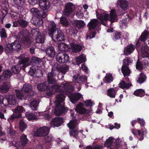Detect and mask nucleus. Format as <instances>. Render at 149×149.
Listing matches in <instances>:
<instances>
[{
    "label": "nucleus",
    "mask_w": 149,
    "mask_h": 149,
    "mask_svg": "<svg viewBox=\"0 0 149 149\" xmlns=\"http://www.w3.org/2000/svg\"><path fill=\"white\" fill-rule=\"evenodd\" d=\"M131 62L130 58H128L123 61V65L122 67V72L124 76H128L130 73V70L127 65Z\"/></svg>",
    "instance_id": "11"
},
{
    "label": "nucleus",
    "mask_w": 149,
    "mask_h": 149,
    "mask_svg": "<svg viewBox=\"0 0 149 149\" xmlns=\"http://www.w3.org/2000/svg\"><path fill=\"white\" fill-rule=\"evenodd\" d=\"M5 101H7V103L4 102V105L5 106L10 105L11 106V107H12V106L14 105L16 103L15 97L14 95H10L8 97L7 96L6 98L5 99Z\"/></svg>",
    "instance_id": "18"
},
{
    "label": "nucleus",
    "mask_w": 149,
    "mask_h": 149,
    "mask_svg": "<svg viewBox=\"0 0 149 149\" xmlns=\"http://www.w3.org/2000/svg\"><path fill=\"white\" fill-rule=\"evenodd\" d=\"M36 38V42L38 43H43L45 40V36L42 34L39 33Z\"/></svg>",
    "instance_id": "35"
},
{
    "label": "nucleus",
    "mask_w": 149,
    "mask_h": 149,
    "mask_svg": "<svg viewBox=\"0 0 149 149\" xmlns=\"http://www.w3.org/2000/svg\"><path fill=\"white\" fill-rule=\"evenodd\" d=\"M38 104V101L36 100H33L31 102L30 106L33 110H36L37 109Z\"/></svg>",
    "instance_id": "33"
},
{
    "label": "nucleus",
    "mask_w": 149,
    "mask_h": 149,
    "mask_svg": "<svg viewBox=\"0 0 149 149\" xmlns=\"http://www.w3.org/2000/svg\"><path fill=\"white\" fill-rule=\"evenodd\" d=\"M11 69L13 72L15 74L18 73L21 70L20 67L19 65H17L13 66Z\"/></svg>",
    "instance_id": "50"
},
{
    "label": "nucleus",
    "mask_w": 149,
    "mask_h": 149,
    "mask_svg": "<svg viewBox=\"0 0 149 149\" xmlns=\"http://www.w3.org/2000/svg\"><path fill=\"white\" fill-rule=\"evenodd\" d=\"M46 26L48 31L47 33L55 41H59L64 39V35L60 30L56 31V24L53 21L48 22L46 23Z\"/></svg>",
    "instance_id": "2"
},
{
    "label": "nucleus",
    "mask_w": 149,
    "mask_h": 149,
    "mask_svg": "<svg viewBox=\"0 0 149 149\" xmlns=\"http://www.w3.org/2000/svg\"><path fill=\"white\" fill-rule=\"evenodd\" d=\"M86 60V56L84 54H82L76 58V61L78 65L85 62Z\"/></svg>",
    "instance_id": "28"
},
{
    "label": "nucleus",
    "mask_w": 149,
    "mask_h": 149,
    "mask_svg": "<svg viewBox=\"0 0 149 149\" xmlns=\"http://www.w3.org/2000/svg\"><path fill=\"white\" fill-rule=\"evenodd\" d=\"M56 59L58 62L61 63H63L67 62L69 60L68 55L63 52L58 53L56 56Z\"/></svg>",
    "instance_id": "13"
},
{
    "label": "nucleus",
    "mask_w": 149,
    "mask_h": 149,
    "mask_svg": "<svg viewBox=\"0 0 149 149\" xmlns=\"http://www.w3.org/2000/svg\"><path fill=\"white\" fill-rule=\"evenodd\" d=\"M129 21V18L128 17L124 19H123L120 22V26L124 28L126 27Z\"/></svg>",
    "instance_id": "46"
},
{
    "label": "nucleus",
    "mask_w": 149,
    "mask_h": 149,
    "mask_svg": "<svg viewBox=\"0 0 149 149\" xmlns=\"http://www.w3.org/2000/svg\"><path fill=\"white\" fill-rule=\"evenodd\" d=\"M68 126L70 129H74L77 126V122L75 119L72 120L67 124Z\"/></svg>",
    "instance_id": "32"
},
{
    "label": "nucleus",
    "mask_w": 149,
    "mask_h": 149,
    "mask_svg": "<svg viewBox=\"0 0 149 149\" xmlns=\"http://www.w3.org/2000/svg\"><path fill=\"white\" fill-rule=\"evenodd\" d=\"M113 80L112 75L110 74H107L105 78L103 79L104 81L107 83L112 82Z\"/></svg>",
    "instance_id": "34"
},
{
    "label": "nucleus",
    "mask_w": 149,
    "mask_h": 149,
    "mask_svg": "<svg viewBox=\"0 0 149 149\" xmlns=\"http://www.w3.org/2000/svg\"><path fill=\"white\" fill-rule=\"evenodd\" d=\"M30 12L32 14L35 16H40L41 15V11L38 10V9L36 8H31Z\"/></svg>",
    "instance_id": "37"
},
{
    "label": "nucleus",
    "mask_w": 149,
    "mask_h": 149,
    "mask_svg": "<svg viewBox=\"0 0 149 149\" xmlns=\"http://www.w3.org/2000/svg\"><path fill=\"white\" fill-rule=\"evenodd\" d=\"M116 93L115 90L113 88H110L107 90V95L111 97H115Z\"/></svg>",
    "instance_id": "42"
},
{
    "label": "nucleus",
    "mask_w": 149,
    "mask_h": 149,
    "mask_svg": "<svg viewBox=\"0 0 149 149\" xmlns=\"http://www.w3.org/2000/svg\"><path fill=\"white\" fill-rule=\"evenodd\" d=\"M14 4L19 7H22L25 5V0H13Z\"/></svg>",
    "instance_id": "38"
},
{
    "label": "nucleus",
    "mask_w": 149,
    "mask_h": 149,
    "mask_svg": "<svg viewBox=\"0 0 149 149\" xmlns=\"http://www.w3.org/2000/svg\"><path fill=\"white\" fill-rule=\"evenodd\" d=\"M21 142H17L16 143L15 146L17 149H22L23 146H25L28 141L26 136L22 134L20 137Z\"/></svg>",
    "instance_id": "14"
},
{
    "label": "nucleus",
    "mask_w": 149,
    "mask_h": 149,
    "mask_svg": "<svg viewBox=\"0 0 149 149\" xmlns=\"http://www.w3.org/2000/svg\"><path fill=\"white\" fill-rule=\"evenodd\" d=\"M41 62V60L37 57H33L31 59V62L33 64L35 63L36 64H38Z\"/></svg>",
    "instance_id": "55"
},
{
    "label": "nucleus",
    "mask_w": 149,
    "mask_h": 149,
    "mask_svg": "<svg viewBox=\"0 0 149 149\" xmlns=\"http://www.w3.org/2000/svg\"><path fill=\"white\" fill-rule=\"evenodd\" d=\"M121 34L120 32H115L113 33L112 37L113 39L114 40H118L121 37Z\"/></svg>",
    "instance_id": "52"
},
{
    "label": "nucleus",
    "mask_w": 149,
    "mask_h": 149,
    "mask_svg": "<svg viewBox=\"0 0 149 149\" xmlns=\"http://www.w3.org/2000/svg\"><path fill=\"white\" fill-rule=\"evenodd\" d=\"M40 8L43 10H47L50 8V3L48 0H38Z\"/></svg>",
    "instance_id": "15"
},
{
    "label": "nucleus",
    "mask_w": 149,
    "mask_h": 149,
    "mask_svg": "<svg viewBox=\"0 0 149 149\" xmlns=\"http://www.w3.org/2000/svg\"><path fill=\"white\" fill-rule=\"evenodd\" d=\"M146 77L145 74L143 73H141L137 81L140 84H141L144 81Z\"/></svg>",
    "instance_id": "51"
},
{
    "label": "nucleus",
    "mask_w": 149,
    "mask_h": 149,
    "mask_svg": "<svg viewBox=\"0 0 149 149\" xmlns=\"http://www.w3.org/2000/svg\"><path fill=\"white\" fill-rule=\"evenodd\" d=\"M74 9V5L71 3H68L66 4L64 14L66 15H68L73 11Z\"/></svg>",
    "instance_id": "17"
},
{
    "label": "nucleus",
    "mask_w": 149,
    "mask_h": 149,
    "mask_svg": "<svg viewBox=\"0 0 149 149\" xmlns=\"http://www.w3.org/2000/svg\"><path fill=\"white\" fill-rule=\"evenodd\" d=\"M77 133L78 132L77 131L71 130L70 132V134L71 136L75 137L76 138Z\"/></svg>",
    "instance_id": "63"
},
{
    "label": "nucleus",
    "mask_w": 149,
    "mask_h": 149,
    "mask_svg": "<svg viewBox=\"0 0 149 149\" xmlns=\"http://www.w3.org/2000/svg\"><path fill=\"white\" fill-rule=\"evenodd\" d=\"M76 15L80 19L82 18L84 16V15L82 11V10H81L78 11L76 14Z\"/></svg>",
    "instance_id": "59"
},
{
    "label": "nucleus",
    "mask_w": 149,
    "mask_h": 149,
    "mask_svg": "<svg viewBox=\"0 0 149 149\" xmlns=\"http://www.w3.org/2000/svg\"><path fill=\"white\" fill-rule=\"evenodd\" d=\"M138 122L140 124L141 127V130H132V133L136 136L137 138L140 140H142L143 139V134L147 132L146 130L145 129L144 126L145 124L144 120L143 119L139 118L137 119Z\"/></svg>",
    "instance_id": "9"
},
{
    "label": "nucleus",
    "mask_w": 149,
    "mask_h": 149,
    "mask_svg": "<svg viewBox=\"0 0 149 149\" xmlns=\"http://www.w3.org/2000/svg\"><path fill=\"white\" fill-rule=\"evenodd\" d=\"M0 34L1 37L6 38L7 37V34L5 29L2 28L0 30Z\"/></svg>",
    "instance_id": "56"
},
{
    "label": "nucleus",
    "mask_w": 149,
    "mask_h": 149,
    "mask_svg": "<svg viewBox=\"0 0 149 149\" xmlns=\"http://www.w3.org/2000/svg\"><path fill=\"white\" fill-rule=\"evenodd\" d=\"M25 114L27 119L30 121L37 120L39 119H45L49 120L51 118V116L50 115L45 112L38 113L26 112Z\"/></svg>",
    "instance_id": "8"
},
{
    "label": "nucleus",
    "mask_w": 149,
    "mask_h": 149,
    "mask_svg": "<svg viewBox=\"0 0 149 149\" xmlns=\"http://www.w3.org/2000/svg\"><path fill=\"white\" fill-rule=\"evenodd\" d=\"M117 11L114 10H112L110 12V16L109 17L108 14L102 10L98 9L96 11V16L101 21L104 25L106 26L105 22H103V20L107 21L109 19L111 23L115 21L117 17Z\"/></svg>",
    "instance_id": "3"
},
{
    "label": "nucleus",
    "mask_w": 149,
    "mask_h": 149,
    "mask_svg": "<svg viewBox=\"0 0 149 149\" xmlns=\"http://www.w3.org/2000/svg\"><path fill=\"white\" fill-rule=\"evenodd\" d=\"M70 101L73 103L79 100L81 97L83 98L82 95L79 93L72 94L69 96Z\"/></svg>",
    "instance_id": "21"
},
{
    "label": "nucleus",
    "mask_w": 149,
    "mask_h": 149,
    "mask_svg": "<svg viewBox=\"0 0 149 149\" xmlns=\"http://www.w3.org/2000/svg\"><path fill=\"white\" fill-rule=\"evenodd\" d=\"M123 38L121 41V43L122 45H125L126 44L128 39L129 38V34L127 32H123L121 34Z\"/></svg>",
    "instance_id": "30"
},
{
    "label": "nucleus",
    "mask_w": 149,
    "mask_h": 149,
    "mask_svg": "<svg viewBox=\"0 0 149 149\" xmlns=\"http://www.w3.org/2000/svg\"><path fill=\"white\" fill-rule=\"evenodd\" d=\"M72 83H74L64 81L61 84H54L52 86L50 89L52 91L47 93L48 96H51L55 91L59 93L56 95L54 101L56 105L54 113L56 115H60L64 112V101L65 98L64 95H68L73 91L74 88L72 86Z\"/></svg>",
    "instance_id": "1"
},
{
    "label": "nucleus",
    "mask_w": 149,
    "mask_h": 149,
    "mask_svg": "<svg viewBox=\"0 0 149 149\" xmlns=\"http://www.w3.org/2000/svg\"><path fill=\"white\" fill-rule=\"evenodd\" d=\"M19 125V129L22 132L24 131L26 128V125L23 120H20Z\"/></svg>",
    "instance_id": "49"
},
{
    "label": "nucleus",
    "mask_w": 149,
    "mask_h": 149,
    "mask_svg": "<svg viewBox=\"0 0 149 149\" xmlns=\"http://www.w3.org/2000/svg\"><path fill=\"white\" fill-rule=\"evenodd\" d=\"M31 33L33 35L36 34L38 35L39 33V29L38 28H34L31 30Z\"/></svg>",
    "instance_id": "61"
},
{
    "label": "nucleus",
    "mask_w": 149,
    "mask_h": 149,
    "mask_svg": "<svg viewBox=\"0 0 149 149\" xmlns=\"http://www.w3.org/2000/svg\"><path fill=\"white\" fill-rule=\"evenodd\" d=\"M44 136L45 137V141L46 145L48 146L49 147V146L51 144V142L53 140V136L51 135H45Z\"/></svg>",
    "instance_id": "29"
},
{
    "label": "nucleus",
    "mask_w": 149,
    "mask_h": 149,
    "mask_svg": "<svg viewBox=\"0 0 149 149\" xmlns=\"http://www.w3.org/2000/svg\"><path fill=\"white\" fill-rule=\"evenodd\" d=\"M11 86L10 83L6 82L4 83L3 85L0 86V92L6 93L11 88Z\"/></svg>",
    "instance_id": "22"
},
{
    "label": "nucleus",
    "mask_w": 149,
    "mask_h": 149,
    "mask_svg": "<svg viewBox=\"0 0 149 149\" xmlns=\"http://www.w3.org/2000/svg\"><path fill=\"white\" fill-rule=\"evenodd\" d=\"M49 148V147L45 144H39L36 147L37 149H46Z\"/></svg>",
    "instance_id": "57"
},
{
    "label": "nucleus",
    "mask_w": 149,
    "mask_h": 149,
    "mask_svg": "<svg viewBox=\"0 0 149 149\" xmlns=\"http://www.w3.org/2000/svg\"><path fill=\"white\" fill-rule=\"evenodd\" d=\"M85 149H102V147L100 145L96 146L93 148L90 146L87 147Z\"/></svg>",
    "instance_id": "58"
},
{
    "label": "nucleus",
    "mask_w": 149,
    "mask_h": 149,
    "mask_svg": "<svg viewBox=\"0 0 149 149\" xmlns=\"http://www.w3.org/2000/svg\"><path fill=\"white\" fill-rule=\"evenodd\" d=\"M134 94L136 96L141 97L144 95L145 92L142 89H139L135 91Z\"/></svg>",
    "instance_id": "40"
},
{
    "label": "nucleus",
    "mask_w": 149,
    "mask_h": 149,
    "mask_svg": "<svg viewBox=\"0 0 149 149\" xmlns=\"http://www.w3.org/2000/svg\"><path fill=\"white\" fill-rule=\"evenodd\" d=\"M11 45L13 50L18 51L21 49V45L19 42L18 41H15L14 42L12 43Z\"/></svg>",
    "instance_id": "31"
},
{
    "label": "nucleus",
    "mask_w": 149,
    "mask_h": 149,
    "mask_svg": "<svg viewBox=\"0 0 149 149\" xmlns=\"http://www.w3.org/2000/svg\"><path fill=\"white\" fill-rule=\"evenodd\" d=\"M23 43L25 45L26 47H29L31 43V42L30 40L28 38H26L23 41Z\"/></svg>",
    "instance_id": "62"
},
{
    "label": "nucleus",
    "mask_w": 149,
    "mask_h": 149,
    "mask_svg": "<svg viewBox=\"0 0 149 149\" xmlns=\"http://www.w3.org/2000/svg\"><path fill=\"white\" fill-rule=\"evenodd\" d=\"M117 3L124 10H125L128 8L127 1L125 0H118Z\"/></svg>",
    "instance_id": "26"
},
{
    "label": "nucleus",
    "mask_w": 149,
    "mask_h": 149,
    "mask_svg": "<svg viewBox=\"0 0 149 149\" xmlns=\"http://www.w3.org/2000/svg\"><path fill=\"white\" fill-rule=\"evenodd\" d=\"M73 80L74 81V82H76L75 84L76 85L78 86L77 88L78 89V90H81V88L80 86V83L79 81H81L83 83H85L87 81V77L84 76H80L79 74L74 75L73 77Z\"/></svg>",
    "instance_id": "10"
},
{
    "label": "nucleus",
    "mask_w": 149,
    "mask_h": 149,
    "mask_svg": "<svg viewBox=\"0 0 149 149\" xmlns=\"http://www.w3.org/2000/svg\"><path fill=\"white\" fill-rule=\"evenodd\" d=\"M46 52L47 55L51 57H54L55 56V52L54 47L51 46L48 47Z\"/></svg>",
    "instance_id": "27"
},
{
    "label": "nucleus",
    "mask_w": 149,
    "mask_h": 149,
    "mask_svg": "<svg viewBox=\"0 0 149 149\" xmlns=\"http://www.w3.org/2000/svg\"><path fill=\"white\" fill-rule=\"evenodd\" d=\"M75 111L79 114L84 113L86 112L87 113H92V112L91 109L89 110H86L84 107L83 104L81 103H79L75 109Z\"/></svg>",
    "instance_id": "19"
},
{
    "label": "nucleus",
    "mask_w": 149,
    "mask_h": 149,
    "mask_svg": "<svg viewBox=\"0 0 149 149\" xmlns=\"http://www.w3.org/2000/svg\"><path fill=\"white\" fill-rule=\"evenodd\" d=\"M31 22L33 24L37 26H42L43 23V21L42 19L36 17H33Z\"/></svg>",
    "instance_id": "24"
},
{
    "label": "nucleus",
    "mask_w": 149,
    "mask_h": 149,
    "mask_svg": "<svg viewBox=\"0 0 149 149\" xmlns=\"http://www.w3.org/2000/svg\"><path fill=\"white\" fill-rule=\"evenodd\" d=\"M56 73L53 71L48 73L47 76L48 82H45L44 83L38 84L37 86L38 89L40 91L49 90L51 92L52 90H50V89L52 86H50L48 84H53L55 82V77L56 76Z\"/></svg>",
    "instance_id": "6"
},
{
    "label": "nucleus",
    "mask_w": 149,
    "mask_h": 149,
    "mask_svg": "<svg viewBox=\"0 0 149 149\" xmlns=\"http://www.w3.org/2000/svg\"><path fill=\"white\" fill-rule=\"evenodd\" d=\"M74 23L77 26L79 29L84 27L85 25L84 22L82 20L75 21Z\"/></svg>",
    "instance_id": "48"
},
{
    "label": "nucleus",
    "mask_w": 149,
    "mask_h": 149,
    "mask_svg": "<svg viewBox=\"0 0 149 149\" xmlns=\"http://www.w3.org/2000/svg\"><path fill=\"white\" fill-rule=\"evenodd\" d=\"M17 58L20 60L18 61L19 64L23 65V66L24 68H25L26 66L29 65V64L28 63L29 58L27 57H26L24 54L21 55Z\"/></svg>",
    "instance_id": "16"
},
{
    "label": "nucleus",
    "mask_w": 149,
    "mask_h": 149,
    "mask_svg": "<svg viewBox=\"0 0 149 149\" xmlns=\"http://www.w3.org/2000/svg\"><path fill=\"white\" fill-rule=\"evenodd\" d=\"M32 88L31 85L29 84H25L22 89V94L19 91L16 90L15 91L17 97L19 99H22L23 98L24 99H27L33 93Z\"/></svg>",
    "instance_id": "7"
},
{
    "label": "nucleus",
    "mask_w": 149,
    "mask_h": 149,
    "mask_svg": "<svg viewBox=\"0 0 149 149\" xmlns=\"http://www.w3.org/2000/svg\"><path fill=\"white\" fill-rule=\"evenodd\" d=\"M69 69V67L66 65H63L61 66L59 69V70L63 74L68 72Z\"/></svg>",
    "instance_id": "41"
},
{
    "label": "nucleus",
    "mask_w": 149,
    "mask_h": 149,
    "mask_svg": "<svg viewBox=\"0 0 149 149\" xmlns=\"http://www.w3.org/2000/svg\"><path fill=\"white\" fill-rule=\"evenodd\" d=\"M5 50L6 54H10L12 53L13 50L11 44H9L6 45Z\"/></svg>",
    "instance_id": "45"
},
{
    "label": "nucleus",
    "mask_w": 149,
    "mask_h": 149,
    "mask_svg": "<svg viewBox=\"0 0 149 149\" xmlns=\"http://www.w3.org/2000/svg\"><path fill=\"white\" fill-rule=\"evenodd\" d=\"M114 141V139L112 138L111 137L109 138L104 143V146L107 148L110 147Z\"/></svg>",
    "instance_id": "44"
},
{
    "label": "nucleus",
    "mask_w": 149,
    "mask_h": 149,
    "mask_svg": "<svg viewBox=\"0 0 149 149\" xmlns=\"http://www.w3.org/2000/svg\"><path fill=\"white\" fill-rule=\"evenodd\" d=\"M12 73L9 70H6L4 71L3 72V75L2 77L4 79L9 78L12 75Z\"/></svg>",
    "instance_id": "43"
},
{
    "label": "nucleus",
    "mask_w": 149,
    "mask_h": 149,
    "mask_svg": "<svg viewBox=\"0 0 149 149\" xmlns=\"http://www.w3.org/2000/svg\"><path fill=\"white\" fill-rule=\"evenodd\" d=\"M99 23V22L96 19H93L91 21L88 25L90 33L91 32L90 31V30L95 29Z\"/></svg>",
    "instance_id": "23"
},
{
    "label": "nucleus",
    "mask_w": 149,
    "mask_h": 149,
    "mask_svg": "<svg viewBox=\"0 0 149 149\" xmlns=\"http://www.w3.org/2000/svg\"><path fill=\"white\" fill-rule=\"evenodd\" d=\"M60 23L64 26H67L69 24V22L68 20L64 17H62L60 18Z\"/></svg>",
    "instance_id": "39"
},
{
    "label": "nucleus",
    "mask_w": 149,
    "mask_h": 149,
    "mask_svg": "<svg viewBox=\"0 0 149 149\" xmlns=\"http://www.w3.org/2000/svg\"><path fill=\"white\" fill-rule=\"evenodd\" d=\"M149 38V36L147 31H145L142 33L140 40L143 42L147 41V39Z\"/></svg>",
    "instance_id": "36"
},
{
    "label": "nucleus",
    "mask_w": 149,
    "mask_h": 149,
    "mask_svg": "<svg viewBox=\"0 0 149 149\" xmlns=\"http://www.w3.org/2000/svg\"><path fill=\"white\" fill-rule=\"evenodd\" d=\"M63 122L62 118L59 117H56L51 122V127L59 126Z\"/></svg>",
    "instance_id": "20"
},
{
    "label": "nucleus",
    "mask_w": 149,
    "mask_h": 149,
    "mask_svg": "<svg viewBox=\"0 0 149 149\" xmlns=\"http://www.w3.org/2000/svg\"><path fill=\"white\" fill-rule=\"evenodd\" d=\"M120 86L122 88L128 89L131 86V83H126L124 81H122L119 84Z\"/></svg>",
    "instance_id": "47"
},
{
    "label": "nucleus",
    "mask_w": 149,
    "mask_h": 149,
    "mask_svg": "<svg viewBox=\"0 0 149 149\" xmlns=\"http://www.w3.org/2000/svg\"><path fill=\"white\" fill-rule=\"evenodd\" d=\"M135 49V47L132 45H129L125 47L124 49V54L128 55L132 53Z\"/></svg>",
    "instance_id": "25"
},
{
    "label": "nucleus",
    "mask_w": 149,
    "mask_h": 149,
    "mask_svg": "<svg viewBox=\"0 0 149 149\" xmlns=\"http://www.w3.org/2000/svg\"><path fill=\"white\" fill-rule=\"evenodd\" d=\"M36 71V69L34 68L33 67H32L29 71V74L30 75L32 76L33 75Z\"/></svg>",
    "instance_id": "64"
},
{
    "label": "nucleus",
    "mask_w": 149,
    "mask_h": 149,
    "mask_svg": "<svg viewBox=\"0 0 149 149\" xmlns=\"http://www.w3.org/2000/svg\"><path fill=\"white\" fill-rule=\"evenodd\" d=\"M18 22L21 27H25L28 24V22L22 19H20L18 20Z\"/></svg>",
    "instance_id": "53"
},
{
    "label": "nucleus",
    "mask_w": 149,
    "mask_h": 149,
    "mask_svg": "<svg viewBox=\"0 0 149 149\" xmlns=\"http://www.w3.org/2000/svg\"><path fill=\"white\" fill-rule=\"evenodd\" d=\"M13 111L16 113H19L24 111L23 107L21 106H17V108L13 110Z\"/></svg>",
    "instance_id": "54"
},
{
    "label": "nucleus",
    "mask_w": 149,
    "mask_h": 149,
    "mask_svg": "<svg viewBox=\"0 0 149 149\" xmlns=\"http://www.w3.org/2000/svg\"><path fill=\"white\" fill-rule=\"evenodd\" d=\"M49 127L46 126L40 127L37 130L35 133V135L36 136H44L49 133Z\"/></svg>",
    "instance_id": "12"
},
{
    "label": "nucleus",
    "mask_w": 149,
    "mask_h": 149,
    "mask_svg": "<svg viewBox=\"0 0 149 149\" xmlns=\"http://www.w3.org/2000/svg\"><path fill=\"white\" fill-rule=\"evenodd\" d=\"M142 57L144 58L142 60V63L139 61L137 62L136 68L137 69L141 70L143 67V65L145 66H149V49L147 45L144 44L141 47Z\"/></svg>",
    "instance_id": "5"
},
{
    "label": "nucleus",
    "mask_w": 149,
    "mask_h": 149,
    "mask_svg": "<svg viewBox=\"0 0 149 149\" xmlns=\"http://www.w3.org/2000/svg\"><path fill=\"white\" fill-rule=\"evenodd\" d=\"M69 45L61 42L58 45V48L61 51L68 50L69 48L72 49L73 52H80L82 49V46L77 44L76 41L73 39H70L69 40Z\"/></svg>",
    "instance_id": "4"
},
{
    "label": "nucleus",
    "mask_w": 149,
    "mask_h": 149,
    "mask_svg": "<svg viewBox=\"0 0 149 149\" xmlns=\"http://www.w3.org/2000/svg\"><path fill=\"white\" fill-rule=\"evenodd\" d=\"M84 104V105L86 106H92L93 103L90 100H87L83 102Z\"/></svg>",
    "instance_id": "60"
}]
</instances>
